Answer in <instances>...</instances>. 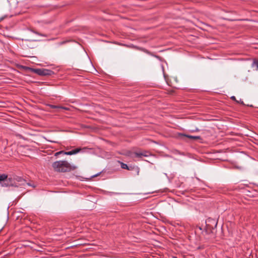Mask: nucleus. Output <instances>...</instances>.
<instances>
[{
    "mask_svg": "<svg viewBox=\"0 0 258 258\" xmlns=\"http://www.w3.org/2000/svg\"><path fill=\"white\" fill-rule=\"evenodd\" d=\"M52 166L53 169L57 172H69L75 169V167L66 161H57L53 163Z\"/></svg>",
    "mask_w": 258,
    "mask_h": 258,
    "instance_id": "obj_1",
    "label": "nucleus"
},
{
    "mask_svg": "<svg viewBox=\"0 0 258 258\" xmlns=\"http://www.w3.org/2000/svg\"><path fill=\"white\" fill-rule=\"evenodd\" d=\"M4 182L2 184V186H15L19 187L21 185H25L26 181L23 180L22 178L19 177H17L16 178H13L12 177L7 178Z\"/></svg>",
    "mask_w": 258,
    "mask_h": 258,
    "instance_id": "obj_2",
    "label": "nucleus"
},
{
    "mask_svg": "<svg viewBox=\"0 0 258 258\" xmlns=\"http://www.w3.org/2000/svg\"><path fill=\"white\" fill-rule=\"evenodd\" d=\"M127 155L132 158H142L143 157H149L151 155V153L147 151H137L134 153L128 152Z\"/></svg>",
    "mask_w": 258,
    "mask_h": 258,
    "instance_id": "obj_3",
    "label": "nucleus"
},
{
    "mask_svg": "<svg viewBox=\"0 0 258 258\" xmlns=\"http://www.w3.org/2000/svg\"><path fill=\"white\" fill-rule=\"evenodd\" d=\"M33 72L40 76L50 75L52 72V71L50 70L44 69H34Z\"/></svg>",
    "mask_w": 258,
    "mask_h": 258,
    "instance_id": "obj_4",
    "label": "nucleus"
},
{
    "mask_svg": "<svg viewBox=\"0 0 258 258\" xmlns=\"http://www.w3.org/2000/svg\"><path fill=\"white\" fill-rule=\"evenodd\" d=\"M80 149H76L75 150H73L72 151H69V152H63V154L68 155H72L73 154H75L77 153H78L80 151Z\"/></svg>",
    "mask_w": 258,
    "mask_h": 258,
    "instance_id": "obj_5",
    "label": "nucleus"
},
{
    "mask_svg": "<svg viewBox=\"0 0 258 258\" xmlns=\"http://www.w3.org/2000/svg\"><path fill=\"white\" fill-rule=\"evenodd\" d=\"M183 136H185L189 139H193V140H197V139H199L200 138V137L199 136H194L185 135H183Z\"/></svg>",
    "mask_w": 258,
    "mask_h": 258,
    "instance_id": "obj_6",
    "label": "nucleus"
},
{
    "mask_svg": "<svg viewBox=\"0 0 258 258\" xmlns=\"http://www.w3.org/2000/svg\"><path fill=\"white\" fill-rule=\"evenodd\" d=\"M7 178V175L5 174H0V182L5 181Z\"/></svg>",
    "mask_w": 258,
    "mask_h": 258,
    "instance_id": "obj_7",
    "label": "nucleus"
},
{
    "mask_svg": "<svg viewBox=\"0 0 258 258\" xmlns=\"http://www.w3.org/2000/svg\"><path fill=\"white\" fill-rule=\"evenodd\" d=\"M252 66V67H256V70H258V60H254L253 61Z\"/></svg>",
    "mask_w": 258,
    "mask_h": 258,
    "instance_id": "obj_8",
    "label": "nucleus"
},
{
    "mask_svg": "<svg viewBox=\"0 0 258 258\" xmlns=\"http://www.w3.org/2000/svg\"><path fill=\"white\" fill-rule=\"evenodd\" d=\"M120 164H121V167L122 169H125L129 170V168H128V166L127 165V164H126L125 163H123L122 162H121Z\"/></svg>",
    "mask_w": 258,
    "mask_h": 258,
    "instance_id": "obj_9",
    "label": "nucleus"
},
{
    "mask_svg": "<svg viewBox=\"0 0 258 258\" xmlns=\"http://www.w3.org/2000/svg\"><path fill=\"white\" fill-rule=\"evenodd\" d=\"M50 107L51 108H60L59 106H56V105H50Z\"/></svg>",
    "mask_w": 258,
    "mask_h": 258,
    "instance_id": "obj_10",
    "label": "nucleus"
},
{
    "mask_svg": "<svg viewBox=\"0 0 258 258\" xmlns=\"http://www.w3.org/2000/svg\"><path fill=\"white\" fill-rule=\"evenodd\" d=\"M63 152H64V151H63L57 152L55 153V156H57L58 155H60L61 154H63Z\"/></svg>",
    "mask_w": 258,
    "mask_h": 258,
    "instance_id": "obj_11",
    "label": "nucleus"
},
{
    "mask_svg": "<svg viewBox=\"0 0 258 258\" xmlns=\"http://www.w3.org/2000/svg\"><path fill=\"white\" fill-rule=\"evenodd\" d=\"M60 108L61 109H64V110H69V108L68 107H63V106H60Z\"/></svg>",
    "mask_w": 258,
    "mask_h": 258,
    "instance_id": "obj_12",
    "label": "nucleus"
},
{
    "mask_svg": "<svg viewBox=\"0 0 258 258\" xmlns=\"http://www.w3.org/2000/svg\"><path fill=\"white\" fill-rule=\"evenodd\" d=\"M231 98L233 100H236V98L235 96H232L231 97Z\"/></svg>",
    "mask_w": 258,
    "mask_h": 258,
    "instance_id": "obj_13",
    "label": "nucleus"
},
{
    "mask_svg": "<svg viewBox=\"0 0 258 258\" xmlns=\"http://www.w3.org/2000/svg\"><path fill=\"white\" fill-rule=\"evenodd\" d=\"M172 258H177V257L173 256L172 257Z\"/></svg>",
    "mask_w": 258,
    "mask_h": 258,
    "instance_id": "obj_14",
    "label": "nucleus"
},
{
    "mask_svg": "<svg viewBox=\"0 0 258 258\" xmlns=\"http://www.w3.org/2000/svg\"><path fill=\"white\" fill-rule=\"evenodd\" d=\"M240 102H241L242 104H243V101H240Z\"/></svg>",
    "mask_w": 258,
    "mask_h": 258,
    "instance_id": "obj_15",
    "label": "nucleus"
},
{
    "mask_svg": "<svg viewBox=\"0 0 258 258\" xmlns=\"http://www.w3.org/2000/svg\"><path fill=\"white\" fill-rule=\"evenodd\" d=\"M240 102H241L242 104H243V101H240Z\"/></svg>",
    "mask_w": 258,
    "mask_h": 258,
    "instance_id": "obj_16",
    "label": "nucleus"
}]
</instances>
